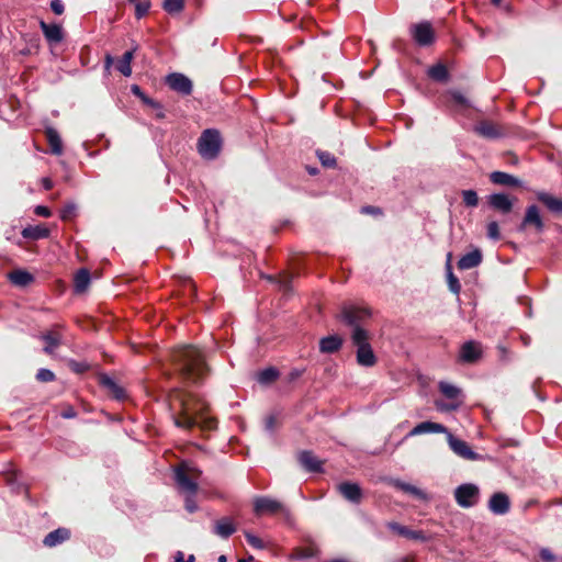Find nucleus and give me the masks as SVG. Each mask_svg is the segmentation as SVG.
Masks as SVG:
<instances>
[{
	"label": "nucleus",
	"mask_w": 562,
	"mask_h": 562,
	"mask_svg": "<svg viewBox=\"0 0 562 562\" xmlns=\"http://www.w3.org/2000/svg\"><path fill=\"white\" fill-rule=\"evenodd\" d=\"M181 413L179 417H175V425L190 429L200 426L202 429L211 430L216 426L214 418L205 416L207 404L195 395H183L179 398Z\"/></svg>",
	"instance_id": "f257e3e1"
},
{
	"label": "nucleus",
	"mask_w": 562,
	"mask_h": 562,
	"mask_svg": "<svg viewBox=\"0 0 562 562\" xmlns=\"http://www.w3.org/2000/svg\"><path fill=\"white\" fill-rule=\"evenodd\" d=\"M172 359L183 379L198 382L207 371L202 352L192 346H184L173 352Z\"/></svg>",
	"instance_id": "f03ea898"
},
{
	"label": "nucleus",
	"mask_w": 562,
	"mask_h": 562,
	"mask_svg": "<svg viewBox=\"0 0 562 562\" xmlns=\"http://www.w3.org/2000/svg\"><path fill=\"white\" fill-rule=\"evenodd\" d=\"M350 339L357 348L356 360L360 367L372 368L376 364L378 358L370 345V333L363 327L351 330Z\"/></svg>",
	"instance_id": "7ed1b4c3"
},
{
	"label": "nucleus",
	"mask_w": 562,
	"mask_h": 562,
	"mask_svg": "<svg viewBox=\"0 0 562 562\" xmlns=\"http://www.w3.org/2000/svg\"><path fill=\"white\" fill-rule=\"evenodd\" d=\"M202 472L196 467L182 462L175 469L176 485L181 494L196 495L198 481Z\"/></svg>",
	"instance_id": "20e7f679"
},
{
	"label": "nucleus",
	"mask_w": 562,
	"mask_h": 562,
	"mask_svg": "<svg viewBox=\"0 0 562 562\" xmlns=\"http://www.w3.org/2000/svg\"><path fill=\"white\" fill-rule=\"evenodd\" d=\"M222 138L216 130H205L198 140V151L205 159H214L220 154Z\"/></svg>",
	"instance_id": "39448f33"
},
{
	"label": "nucleus",
	"mask_w": 562,
	"mask_h": 562,
	"mask_svg": "<svg viewBox=\"0 0 562 562\" xmlns=\"http://www.w3.org/2000/svg\"><path fill=\"white\" fill-rule=\"evenodd\" d=\"M480 497V488L473 483H464L454 490V498L457 504L463 508H470L477 504Z\"/></svg>",
	"instance_id": "423d86ee"
},
{
	"label": "nucleus",
	"mask_w": 562,
	"mask_h": 562,
	"mask_svg": "<svg viewBox=\"0 0 562 562\" xmlns=\"http://www.w3.org/2000/svg\"><path fill=\"white\" fill-rule=\"evenodd\" d=\"M371 316L367 307H360L352 304H346L341 307L340 317L342 322L351 326V330L362 327L361 323Z\"/></svg>",
	"instance_id": "0eeeda50"
},
{
	"label": "nucleus",
	"mask_w": 562,
	"mask_h": 562,
	"mask_svg": "<svg viewBox=\"0 0 562 562\" xmlns=\"http://www.w3.org/2000/svg\"><path fill=\"white\" fill-rule=\"evenodd\" d=\"M411 35L419 46H429L435 41L434 29L428 21H423L411 26Z\"/></svg>",
	"instance_id": "6e6552de"
},
{
	"label": "nucleus",
	"mask_w": 562,
	"mask_h": 562,
	"mask_svg": "<svg viewBox=\"0 0 562 562\" xmlns=\"http://www.w3.org/2000/svg\"><path fill=\"white\" fill-rule=\"evenodd\" d=\"M168 87L182 95L192 93L193 85L189 77L180 72H172L166 77Z\"/></svg>",
	"instance_id": "1a4fd4ad"
},
{
	"label": "nucleus",
	"mask_w": 562,
	"mask_h": 562,
	"mask_svg": "<svg viewBox=\"0 0 562 562\" xmlns=\"http://www.w3.org/2000/svg\"><path fill=\"white\" fill-rule=\"evenodd\" d=\"M254 510L256 515L270 514L274 515L277 513L288 514V510L284 506L278 502L277 499H272L269 497H257L254 502Z\"/></svg>",
	"instance_id": "9d476101"
},
{
	"label": "nucleus",
	"mask_w": 562,
	"mask_h": 562,
	"mask_svg": "<svg viewBox=\"0 0 562 562\" xmlns=\"http://www.w3.org/2000/svg\"><path fill=\"white\" fill-rule=\"evenodd\" d=\"M448 443L450 449L460 458L465 460H481L482 457L474 452L471 447L462 439L456 438L452 434H448Z\"/></svg>",
	"instance_id": "9b49d317"
},
{
	"label": "nucleus",
	"mask_w": 562,
	"mask_h": 562,
	"mask_svg": "<svg viewBox=\"0 0 562 562\" xmlns=\"http://www.w3.org/2000/svg\"><path fill=\"white\" fill-rule=\"evenodd\" d=\"M337 491L347 501L359 504L362 499V491L359 484L353 482H342L337 485Z\"/></svg>",
	"instance_id": "f8f14e48"
},
{
	"label": "nucleus",
	"mask_w": 562,
	"mask_h": 562,
	"mask_svg": "<svg viewBox=\"0 0 562 562\" xmlns=\"http://www.w3.org/2000/svg\"><path fill=\"white\" fill-rule=\"evenodd\" d=\"M482 356L481 345L476 341L470 340L462 345L460 349V360L465 363H473Z\"/></svg>",
	"instance_id": "ddd939ff"
},
{
	"label": "nucleus",
	"mask_w": 562,
	"mask_h": 562,
	"mask_svg": "<svg viewBox=\"0 0 562 562\" xmlns=\"http://www.w3.org/2000/svg\"><path fill=\"white\" fill-rule=\"evenodd\" d=\"M510 508L509 497L502 492L494 493L488 501V509L495 515H505Z\"/></svg>",
	"instance_id": "4468645a"
},
{
	"label": "nucleus",
	"mask_w": 562,
	"mask_h": 562,
	"mask_svg": "<svg viewBox=\"0 0 562 562\" xmlns=\"http://www.w3.org/2000/svg\"><path fill=\"white\" fill-rule=\"evenodd\" d=\"M528 225L535 226L537 232H542L543 229L544 225L540 216L539 209L536 205H530L527 207L524 221L520 225V229H525Z\"/></svg>",
	"instance_id": "2eb2a0df"
},
{
	"label": "nucleus",
	"mask_w": 562,
	"mask_h": 562,
	"mask_svg": "<svg viewBox=\"0 0 562 562\" xmlns=\"http://www.w3.org/2000/svg\"><path fill=\"white\" fill-rule=\"evenodd\" d=\"M41 30L49 44H58L63 41V29L58 24H47L44 21L40 23Z\"/></svg>",
	"instance_id": "dca6fc26"
},
{
	"label": "nucleus",
	"mask_w": 562,
	"mask_h": 562,
	"mask_svg": "<svg viewBox=\"0 0 562 562\" xmlns=\"http://www.w3.org/2000/svg\"><path fill=\"white\" fill-rule=\"evenodd\" d=\"M386 526L390 530L396 532L397 535L408 538V539H412V540L425 541L427 539L423 531L411 530L409 528H407L403 525H400L398 522H395V521H390L386 524Z\"/></svg>",
	"instance_id": "f3484780"
},
{
	"label": "nucleus",
	"mask_w": 562,
	"mask_h": 562,
	"mask_svg": "<svg viewBox=\"0 0 562 562\" xmlns=\"http://www.w3.org/2000/svg\"><path fill=\"white\" fill-rule=\"evenodd\" d=\"M488 204L502 213H509L513 209V201L504 193L491 194L488 196Z\"/></svg>",
	"instance_id": "a211bd4d"
},
{
	"label": "nucleus",
	"mask_w": 562,
	"mask_h": 562,
	"mask_svg": "<svg viewBox=\"0 0 562 562\" xmlns=\"http://www.w3.org/2000/svg\"><path fill=\"white\" fill-rule=\"evenodd\" d=\"M300 464L308 472H321L323 462L318 460L311 451L299 453Z\"/></svg>",
	"instance_id": "6ab92c4d"
},
{
	"label": "nucleus",
	"mask_w": 562,
	"mask_h": 562,
	"mask_svg": "<svg viewBox=\"0 0 562 562\" xmlns=\"http://www.w3.org/2000/svg\"><path fill=\"white\" fill-rule=\"evenodd\" d=\"M447 429L443 425L432 422H423L418 425H416L408 434V436H418L422 434H441L446 432Z\"/></svg>",
	"instance_id": "aec40b11"
},
{
	"label": "nucleus",
	"mask_w": 562,
	"mask_h": 562,
	"mask_svg": "<svg viewBox=\"0 0 562 562\" xmlns=\"http://www.w3.org/2000/svg\"><path fill=\"white\" fill-rule=\"evenodd\" d=\"M70 538V531L67 528H57L50 531L43 540L44 546L53 548Z\"/></svg>",
	"instance_id": "412c9836"
},
{
	"label": "nucleus",
	"mask_w": 562,
	"mask_h": 562,
	"mask_svg": "<svg viewBox=\"0 0 562 562\" xmlns=\"http://www.w3.org/2000/svg\"><path fill=\"white\" fill-rule=\"evenodd\" d=\"M342 346V338L338 335L324 337L319 341V350L323 353H334Z\"/></svg>",
	"instance_id": "4be33fe9"
},
{
	"label": "nucleus",
	"mask_w": 562,
	"mask_h": 562,
	"mask_svg": "<svg viewBox=\"0 0 562 562\" xmlns=\"http://www.w3.org/2000/svg\"><path fill=\"white\" fill-rule=\"evenodd\" d=\"M482 261V254L479 249L470 251L462 256L458 261V268L468 270L477 267Z\"/></svg>",
	"instance_id": "5701e85b"
},
{
	"label": "nucleus",
	"mask_w": 562,
	"mask_h": 562,
	"mask_svg": "<svg viewBox=\"0 0 562 562\" xmlns=\"http://www.w3.org/2000/svg\"><path fill=\"white\" fill-rule=\"evenodd\" d=\"M101 385L108 390V392L116 400H123L125 397L124 389L119 385L112 378L102 375L100 378Z\"/></svg>",
	"instance_id": "b1692460"
},
{
	"label": "nucleus",
	"mask_w": 562,
	"mask_h": 562,
	"mask_svg": "<svg viewBox=\"0 0 562 562\" xmlns=\"http://www.w3.org/2000/svg\"><path fill=\"white\" fill-rule=\"evenodd\" d=\"M45 135L50 147V153L57 156L61 155L63 142L59 136V133L53 127H47L45 130Z\"/></svg>",
	"instance_id": "393cba45"
},
{
	"label": "nucleus",
	"mask_w": 562,
	"mask_h": 562,
	"mask_svg": "<svg viewBox=\"0 0 562 562\" xmlns=\"http://www.w3.org/2000/svg\"><path fill=\"white\" fill-rule=\"evenodd\" d=\"M49 235V229L43 225H30L23 228L22 236L26 239H42Z\"/></svg>",
	"instance_id": "a878e982"
},
{
	"label": "nucleus",
	"mask_w": 562,
	"mask_h": 562,
	"mask_svg": "<svg viewBox=\"0 0 562 562\" xmlns=\"http://www.w3.org/2000/svg\"><path fill=\"white\" fill-rule=\"evenodd\" d=\"M236 531V527L229 518H222L215 522L214 532L221 538H228Z\"/></svg>",
	"instance_id": "bb28decb"
},
{
	"label": "nucleus",
	"mask_w": 562,
	"mask_h": 562,
	"mask_svg": "<svg viewBox=\"0 0 562 562\" xmlns=\"http://www.w3.org/2000/svg\"><path fill=\"white\" fill-rule=\"evenodd\" d=\"M490 178L493 183L499 186L517 187L520 183L517 178L503 171H494Z\"/></svg>",
	"instance_id": "cd10ccee"
},
{
	"label": "nucleus",
	"mask_w": 562,
	"mask_h": 562,
	"mask_svg": "<svg viewBox=\"0 0 562 562\" xmlns=\"http://www.w3.org/2000/svg\"><path fill=\"white\" fill-rule=\"evenodd\" d=\"M90 272L87 269H80L75 274L74 289L76 293H83L90 284Z\"/></svg>",
	"instance_id": "c85d7f7f"
},
{
	"label": "nucleus",
	"mask_w": 562,
	"mask_h": 562,
	"mask_svg": "<svg viewBox=\"0 0 562 562\" xmlns=\"http://www.w3.org/2000/svg\"><path fill=\"white\" fill-rule=\"evenodd\" d=\"M537 199L541 201L550 211L562 213V200L554 198L546 192H538Z\"/></svg>",
	"instance_id": "c756f323"
},
{
	"label": "nucleus",
	"mask_w": 562,
	"mask_h": 562,
	"mask_svg": "<svg viewBox=\"0 0 562 562\" xmlns=\"http://www.w3.org/2000/svg\"><path fill=\"white\" fill-rule=\"evenodd\" d=\"M135 49L136 48L125 52L122 58L117 61L116 69L125 77H130L132 75L131 63L133 60Z\"/></svg>",
	"instance_id": "7c9ffc66"
},
{
	"label": "nucleus",
	"mask_w": 562,
	"mask_h": 562,
	"mask_svg": "<svg viewBox=\"0 0 562 562\" xmlns=\"http://www.w3.org/2000/svg\"><path fill=\"white\" fill-rule=\"evenodd\" d=\"M8 277L13 284L20 286H25L33 281V276L24 270H14Z\"/></svg>",
	"instance_id": "2f4dec72"
},
{
	"label": "nucleus",
	"mask_w": 562,
	"mask_h": 562,
	"mask_svg": "<svg viewBox=\"0 0 562 562\" xmlns=\"http://www.w3.org/2000/svg\"><path fill=\"white\" fill-rule=\"evenodd\" d=\"M42 339L46 342L44 351L52 355L59 346L61 337L58 333L48 331L42 335Z\"/></svg>",
	"instance_id": "473e14b6"
},
{
	"label": "nucleus",
	"mask_w": 562,
	"mask_h": 562,
	"mask_svg": "<svg viewBox=\"0 0 562 562\" xmlns=\"http://www.w3.org/2000/svg\"><path fill=\"white\" fill-rule=\"evenodd\" d=\"M438 387L439 391L445 395V397L453 401H457L462 393L458 386L445 381H440Z\"/></svg>",
	"instance_id": "72a5a7b5"
},
{
	"label": "nucleus",
	"mask_w": 562,
	"mask_h": 562,
	"mask_svg": "<svg viewBox=\"0 0 562 562\" xmlns=\"http://www.w3.org/2000/svg\"><path fill=\"white\" fill-rule=\"evenodd\" d=\"M475 132L484 137L496 138L499 133L495 125L492 123L483 122L475 126Z\"/></svg>",
	"instance_id": "f704fd0d"
},
{
	"label": "nucleus",
	"mask_w": 562,
	"mask_h": 562,
	"mask_svg": "<svg viewBox=\"0 0 562 562\" xmlns=\"http://www.w3.org/2000/svg\"><path fill=\"white\" fill-rule=\"evenodd\" d=\"M279 376V372L274 368H267L262 371H260L257 375V380L261 384H269L273 381H276Z\"/></svg>",
	"instance_id": "c9c22d12"
},
{
	"label": "nucleus",
	"mask_w": 562,
	"mask_h": 562,
	"mask_svg": "<svg viewBox=\"0 0 562 562\" xmlns=\"http://www.w3.org/2000/svg\"><path fill=\"white\" fill-rule=\"evenodd\" d=\"M428 75L437 81H446L448 79V70L441 65L437 64L429 68Z\"/></svg>",
	"instance_id": "e433bc0d"
},
{
	"label": "nucleus",
	"mask_w": 562,
	"mask_h": 562,
	"mask_svg": "<svg viewBox=\"0 0 562 562\" xmlns=\"http://www.w3.org/2000/svg\"><path fill=\"white\" fill-rule=\"evenodd\" d=\"M162 8L169 14L180 13L184 8V0H164Z\"/></svg>",
	"instance_id": "4c0bfd02"
},
{
	"label": "nucleus",
	"mask_w": 562,
	"mask_h": 562,
	"mask_svg": "<svg viewBox=\"0 0 562 562\" xmlns=\"http://www.w3.org/2000/svg\"><path fill=\"white\" fill-rule=\"evenodd\" d=\"M462 198L467 206L475 207L479 204L477 193L474 190H463Z\"/></svg>",
	"instance_id": "58836bf2"
},
{
	"label": "nucleus",
	"mask_w": 562,
	"mask_h": 562,
	"mask_svg": "<svg viewBox=\"0 0 562 562\" xmlns=\"http://www.w3.org/2000/svg\"><path fill=\"white\" fill-rule=\"evenodd\" d=\"M317 157L324 167L331 168L336 165V158L328 151L318 150Z\"/></svg>",
	"instance_id": "ea45409f"
},
{
	"label": "nucleus",
	"mask_w": 562,
	"mask_h": 562,
	"mask_svg": "<svg viewBox=\"0 0 562 562\" xmlns=\"http://www.w3.org/2000/svg\"><path fill=\"white\" fill-rule=\"evenodd\" d=\"M149 9H150V1L149 0L138 1L135 4V15H136V18L137 19L143 18L144 15H146L148 13Z\"/></svg>",
	"instance_id": "a19ab883"
},
{
	"label": "nucleus",
	"mask_w": 562,
	"mask_h": 562,
	"mask_svg": "<svg viewBox=\"0 0 562 562\" xmlns=\"http://www.w3.org/2000/svg\"><path fill=\"white\" fill-rule=\"evenodd\" d=\"M461 401H457V402H452V403H445V402H440V401H436L435 405H436V408L440 412H451V411H456L460 407L461 405Z\"/></svg>",
	"instance_id": "79ce46f5"
},
{
	"label": "nucleus",
	"mask_w": 562,
	"mask_h": 562,
	"mask_svg": "<svg viewBox=\"0 0 562 562\" xmlns=\"http://www.w3.org/2000/svg\"><path fill=\"white\" fill-rule=\"evenodd\" d=\"M76 205L74 203L66 204L60 211V218L63 221L71 220L76 215Z\"/></svg>",
	"instance_id": "37998d69"
},
{
	"label": "nucleus",
	"mask_w": 562,
	"mask_h": 562,
	"mask_svg": "<svg viewBox=\"0 0 562 562\" xmlns=\"http://www.w3.org/2000/svg\"><path fill=\"white\" fill-rule=\"evenodd\" d=\"M394 485L396 487H398L400 490L406 492V493H409V494H413V495H416V496H420L422 495L420 490H418L414 485H411V484H407V483H404V482H400V481H396L394 483Z\"/></svg>",
	"instance_id": "c03bdc74"
},
{
	"label": "nucleus",
	"mask_w": 562,
	"mask_h": 562,
	"mask_svg": "<svg viewBox=\"0 0 562 562\" xmlns=\"http://www.w3.org/2000/svg\"><path fill=\"white\" fill-rule=\"evenodd\" d=\"M448 285L451 292L454 294H459L461 290L460 282L458 278L449 270L448 273Z\"/></svg>",
	"instance_id": "a18cd8bd"
},
{
	"label": "nucleus",
	"mask_w": 562,
	"mask_h": 562,
	"mask_svg": "<svg viewBox=\"0 0 562 562\" xmlns=\"http://www.w3.org/2000/svg\"><path fill=\"white\" fill-rule=\"evenodd\" d=\"M36 379L41 382H50L55 380V374L48 369H40L37 371Z\"/></svg>",
	"instance_id": "49530a36"
},
{
	"label": "nucleus",
	"mask_w": 562,
	"mask_h": 562,
	"mask_svg": "<svg viewBox=\"0 0 562 562\" xmlns=\"http://www.w3.org/2000/svg\"><path fill=\"white\" fill-rule=\"evenodd\" d=\"M245 537L247 539V542L251 547H254L256 549H263L265 548L263 541L260 538H258L257 536H255V535H252L250 532H245Z\"/></svg>",
	"instance_id": "de8ad7c7"
},
{
	"label": "nucleus",
	"mask_w": 562,
	"mask_h": 562,
	"mask_svg": "<svg viewBox=\"0 0 562 562\" xmlns=\"http://www.w3.org/2000/svg\"><path fill=\"white\" fill-rule=\"evenodd\" d=\"M487 236L494 240L499 239V228L496 222H491L487 225Z\"/></svg>",
	"instance_id": "09e8293b"
},
{
	"label": "nucleus",
	"mask_w": 562,
	"mask_h": 562,
	"mask_svg": "<svg viewBox=\"0 0 562 562\" xmlns=\"http://www.w3.org/2000/svg\"><path fill=\"white\" fill-rule=\"evenodd\" d=\"M131 91L133 92L134 95H136L139 99H142L145 103L154 105V101L150 100L149 98H147L145 95V93L142 91V89L137 85H133L131 87Z\"/></svg>",
	"instance_id": "8fccbe9b"
},
{
	"label": "nucleus",
	"mask_w": 562,
	"mask_h": 562,
	"mask_svg": "<svg viewBox=\"0 0 562 562\" xmlns=\"http://www.w3.org/2000/svg\"><path fill=\"white\" fill-rule=\"evenodd\" d=\"M183 495L186 498V509L189 513H194L198 509V505L194 501L195 495H191V494H183Z\"/></svg>",
	"instance_id": "3c124183"
},
{
	"label": "nucleus",
	"mask_w": 562,
	"mask_h": 562,
	"mask_svg": "<svg viewBox=\"0 0 562 562\" xmlns=\"http://www.w3.org/2000/svg\"><path fill=\"white\" fill-rule=\"evenodd\" d=\"M50 9L55 14H63L65 7L61 0H52L50 2Z\"/></svg>",
	"instance_id": "603ef678"
},
{
	"label": "nucleus",
	"mask_w": 562,
	"mask_h": 562,
	"mask_svg": "<svg viewBox=\"0 0 562 562\" xmlns=\"http://www.w3.org/2000/svg\"><path fill=\"white\" fill-rule=\"evenodd\" d=\"M540 557L546 562H553L557 559L555 555L548 548H542L540 550Z\"/></svg>",
	"instance_id": "864d4df0"
},
{
	"label": "nucleus",
	"mask_w": 562,
	"mask_h": 562,
	"mask_svg": "<svg viewBox=\"0 0 562 562\" xmlns=\"http://www.w3.org/2000/svg\"><path fill=\"white\" fill-rule=\"evenodd\" d=\"M34 213L38 216L49 217L52 215L50 210L44 205H37L34 210Z\"/></svg>",
	"instance_id": "5fc2aeb1"
},
{
	"label": "nucleus",
	"mask_w": 562,
	"mask_h": 562,
	"mask_svg": "<svg viewBox=\"0 0 562 562\" xmlns=\"http://www.w3.org/2000/svg\"><path fill=\"white\" fill-rule=\"evenodd\" d=\"M361 212L364 214H372V215L381 214V210L379 207L370 206V205L363 206L361 209Z\"/></svg>",
	"instance_id": "6e6d98bb"
},
{
	"label": "nucleus",
	"mask_w": 562,
	"mask_h": 562,
	"mask_svg": "<svg viewBox=\"0 0 562 562\" xmlns=\"http://www.w3.org/2000/svg\"><path fill=\"white\" fill-rule=\"evenodd\" d=\"M42 184L45 190H50L53 188V181L49 178H43Z\"/></svg>",
	"instance_id": "4d7b16f0"
},
{
	"label": "nucleus",
	"mask_w": 562,
	"mask_h": 562,
	"mask_svg": "<svg viewBox=\"0 0 562 562\" xmlns=\"http://www.w3.org/2000/svg\"><path fill=\"white\" fill-rule=\"evenodd\" d=\"M112 64H113V57L110 54H108L105 56V69L110 70Z\"/></svg>",
	"instance_id": "13d9d810"
},
{
	"label": "nucleus",
	"mask_w": 562,
	"mask_h": 562,
	"mask_svg": "<svg viewBox=\"0 0 562 562\" xmlns=\"http://www.w3.org/2000/svg\"><path fill=\"white\" fill-rule=\"evenodd\" d=\"M175 562H186L184 554L181 551H178L175 557Z\"/></svg>",
	"instance_id": "bf43d9fd"
},
{
	"label": "nucleus",
	"mask_w": 562,
	"mask_h": 562,
	"mask_svg": "<svg viewBox=\"0 0 562 562\" xmlns=\"http://www.w3.org/2000/svg\"><path fill=\"white\" fill-rule=\"evenodd\" d=\"M273 423H274L273 417H269V418L267 419V423H266V427H267V429L271 430V429L273 428Z\"/></svg>",
	"instance_id": "052dcab7"
},
{
	"label": "nucleus",
	"mask_w": 562,
	"mask_h": 562,
	"mask_svg": "<svg viewBox=\"0 0 562 562\" xmlns=\"http://www.w3.org/2000/svg\"><path fill=\"white\" fill-rule=\"evenodd\" d=\"M75 416V412L72 409H69L68 412L63 413V417L65 418H71Z\"/></svg>",
	"instance_id": "680f3d73"
},
{
	"label": "nucleus",
	"mask_w": 562,
	"mask_h": 562,
	"mask_svg": "<svg viewBox=\"0 0 562 562\" xmlns=\"http://www.w3.org/2000/svg\"><path fill=\"white\" fill-rule=\"evenodd\" d=\"M194 560H195L194 555H193V554H190V555L188 557V559L186 560V562H194Z\"/></svg>",
	"instance_id": "e2e57ef3"
},
{
	"label": "nucleus",
	"mask_w": 562,
	"mask_h": 562,
	"mask_svg": "<svg viewBox=\"0 0 562 562\" xmlns=\"http://www.w3.org/2000/svg\"><path fill=\"white\" fill-rule=\"evenodd\" d=\"M501 1H502V0H491V2H492L494 5H496V7H498V5L501 4Z\"/></svg>",
	"instance_id": "0e129e2a"
},
{
	"label": "nucleus",
	"mask_w": 562,
	"mask_h": 562,
	"mask_svg": "<svg viewBox=\"0 0 562 562\" xmlns=\"http://www.w3.org/2000/svg\"><path fill=\"white\" fill-rule=\"evenodd\" d=\"M218 562H226V557L225 555H220Z\"/></svg>",
	"instance_id": "69168bd1"
},
{
	"label": "nucleus",
	"mask_w": 562,
	"mask_h": 562,
	"mask_svg": "<svg viewBox=\"0 0 562 562\" xmlns=\"http://www.w3.org/2000/svg\"><path fill=\"white\" fill-rule=\"evenodd\" d=\"M400 562H412L409 558H404Z\"/></svg>",
	"instance_id": "338daca9"
},
{
	"label": "nucleus",
	"mask_w": 562,
	"mask_h": 562,
	"mask_svg": "<svg viewBox=\"0 0 562 562\" xmlns=\"http://www.w3.org/2000/svg\"><path fill=\"white\" fill-rule=\"evenodd\" d=\"M127 1L136 4L139 0H127Z\"/></svg>",
	"instance_id": "774afa93"
}]
</instances>
